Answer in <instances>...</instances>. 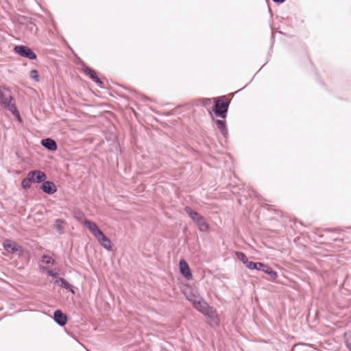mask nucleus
I'll use <instances>...</instances> for the list:
<instances>
[{
    "label": "nucleus",
    "mask_w": 351,
    "mask_h": 351,
    "mask_svg": "<svg viewBox=\"0 0 351 351\" xmlns=\"http://www.w3.org/2000/svg\"><path fill=\"white\" fill-rule=\"evenodd\" d=\"M0 105L5 110L11 112L20 122L22 121L19 111L16 106L15 100L11 91L7 88L0 87Z\"/></svg>",
    "instance_id": "1"
},
{
    "label": "nucleus",
    "mask_w": 351,
    "mask_h": 351,
    "mask_svg": "<svg viewBox=\"0 0 351 351\" xmlns=\"http://www.w3.org/2000/svg\"><path fill=\"white\" fill-rule=\"evenodd\" d=\"M43 269L46 270V271L49 276H50L53 278H56L57 274L56 273H54L52 270L48 269L47 268H45V267H44Z\"/></svg>",
    "instance_id": "27"
},
{
    "label": "nucleus",
    "mask_w": 351,
    "mask_h": 351,
    "mask_svg": "<svg viewBox=\"0 0 351 351\" xmlns=\"http://www.w3.org/2000/svg\"><path fill=\"white\" fill-rule=\"evenodd\" d=\"M40 188L43 192L49 195L55 193L57 191L55 184L51 181L43 182V184Z\"/></svg>",
    "instance_id": "10"
},
{
    "label": "nucleus",
    "mask_w": 351,
    "mask_h": 351,
    "mask_svg": "<svg viewBox=\"0 0 351 351\" xmlns=\"http://www.w3.org/2000/svg\"><path fill=\"white\" fill-rule=\"evenodd\" d=\"M180 269L181 274L187 279L191 280L193 277L189 265L184 260L180 261Z\"/></svg>",
    "instance_id": "8"
},
{
    "label": "nucleus",
    "mask_w": 351,
    "mask_h": 351,
    "mask_svg": "<svg viewBox=\"0 0 351 351\" xmlns=\"http://www.w3.org/2000/svg\"><path fill=\"white\" fill-rule=\"evenodd\" d=\"M30 77L36 82H38L40 80L38 73L36 69H32L30 71Z\"/></svg>",
    "instance_id": "24"
},
{
    "label": "nucleus",
    "mask_w": 351,
    "mask_h": 351,
    "mask_svg": "<svg viewBox=\"0 0 351 351\" xmlns=\"http://www.w3.org/2000/svg\"><path fill=\"white\" fill-rule=\"evenodd\" d=\"M63 223L64 221L62 219H58L56 220V229L60 234L64 232V227L62 226Z\"/></svg>",
    "instance_id": "20"
},
{
    "label": "nucleus",
    "mask_w": 351,
    "mask_h": 351,
    "mask_svg": "<svg viewBox=\"0 0 351 351\" xmlns=\"http://www.w3.org/2000/svg\"><path fill=\"white\" fill-rule=\"evenodd\" d=\"M344 341L347 348L351 351V332L344 333Z\"/></svg>",
    "instance_id": "19"
},
{
    "label": "nucleus",
    "mask_w": 351,
    "mask_h": 351,
    "mask_svg": "<svg viewBox=\"0 0 351 351\" xmlns=\"http://www.w3.org/2000/svg\"><path fill=\"white\" fill-rule=\"evenodd\" d=\"M84 225L90 231V232L96 237L99 243L106 250H112V245L110 240L101 232L97 225L89 220H85Z\"/></svg>",
    "instance_id": "2"
},
{
    "label": "nucleus",
    "mask_w": 351,
    "mask_h": 351,
    "mask_svg": "<svg viewBox=\"0 0 351 351\" xmlns=\"http://www.w3.org/2000/svg\"><path fill=\"white\" fill-rule=\"evenodd\" d=\"M14 51L21 56L29 60H35L36 58V54L27 46L16 45L14 47Z\"/></svg>",
    "instance_id": "6"
},
{
    "label": "nucleus",
    "mask_w": 351,
    "mask_h": 351,
    "mask_svg": "<svg viewBox=\"0 0 351 351\" xmlns=\"http://www.w3.org/2000/svg\"><path fill=\"white\" fill-rule=\"evenodd\" d=\"M236 256L243 264H245V262H247V261L248 260L247 256L243 252H236Z\"/></svg>",
    "instance_id": "21"
},
{
    "label": "nucleus",
    "mask_w": 351,
    "mask_h": 351,
    "mask_svg": "<svg viewBox=\"0 0 351 351\" xmlns=\"http://www.w3.org/2000/svg\"><path fill=\"white\" fill-rule=\"evenodd\" d=\"M256 267L255 268V269L258 270V271H264L265 269L267 268V265H265L263 263H260V262H256Z\"/></svg>",
    "instance_id": "25"
},
{
    "label": "nucleus",
    "mask_w": 351,
    "mask_h": 351,
    "mask_svg": "<svg viewBox=\"0 0 351 351\" xmlns=\"http://www.w3.org/2000/svg\"><path fill=\"white\" fill-rule=\"evenodd\" d=\"M184 210L189 217L196 223L201 232H205L208 230L209 225L202 215L193 210L189 206H186Z\"/></svg>",
    "instance_id": "4"
},
{
    "label": "nucleus",
    "mask_w": 351,
    "mask_h": 351,
    "mask_svg": "<svg viewBox=\"0 0 351 351\" xmlns=\"http://www.w3.org/2000/svg\"><path fill=\"white\" fill-rule=\"evenodd\" d=\"M41 145L49 151H56L58 148L56 142L50 138L43 139Z\"/></svg>",
    "instance_id": "12"
},
{
    "label": "nucleus",
    "mask_w": 351,
    "mask_h": 351,
    "mask_svg": "<svg viewBox=\"0 0 351 351\" xmlns=\"http://www.w3.org/2000/svg\"><path fill=\"white\" fill-rule=\"evenodd\" d=\"M42 261L47 265H53L55 263V261L48 255H43L42 256Z\"/></svg>",
    "instance_id": "22"
},
{
    "label": "nucleus",
    "mask_w": 351,
    "mask_h": 351,
    "mask_svg": "<svg viewBox=\"0 0 351 351\" xmlns=\"http://www.w3.org/2000/svg\"><path fill=\"white\" fill-rule=\"evenodd\" d=\"M214 106L213 112L216 116L219 117L222 119H226L228 107L230 105V101L226 98V96L218 97L213 98Z\"/></svg>",
    "instance_id": "3"
},
{
    "label": "nucleus",
    "mask_w": 351,
    "mask_h": 351,
    "mask_svg": "<svg viewBox=\"0 0 351 351\" xmlns=\"http://www.w3.org/2000/svg\"><path fill=\"white\" fill-rule=\"evenodd\" d=\"M264 273L267 274L272 280H275L278 277L276 271H274L269 266L267 265V268L265 269Z\"/></svg>",
    "instance_id": "18"
},
{
    "label": "nucleus",
    "mask_w": 351,
    "mask_h": 351,
    "mask_svg": "<svg viewBox=\"0 0 351 351\" xmlns=\"http://www.w3.org/2000/svg\"><path fill=\"white\" fill-rule=\"evenodd\" d=\"M84 72L86 75H88L89 77L94 81L96 84L99 85H101L103 82L101 80L97 77V73L95 70L90 69L88 66H85L83 69Z\"/></svg>",
    "instance_id": "11"
},
{
    "label": "nucleus",
    "mask_w": 351,
    "mask_h": 351,
    "mask_svg": "<svg viewBox=\"0 0 351 351\" xmlns=\"http://www.w3.org/2000/svg\"><path fill=\"white\" fill-rule=\"evenodd\" d=\"M274 2L276 3H283L285 0H272Z\"/></svg>",
    "instance_id": "28"
},
{
    "label": "nucleus",
    "mask_w": 351,
    "mask_h": 351,
    "mask_svg": "<svg viewBox=\"0 0 351 351\" xmlns=\"http://www.w3.org/2000/svg\"><path fill=\"white\" fill-rule=\"evenodd\" d=\"M213 98H202L199 99V103L201 105L204 106L208 113L212 114V112H213V106H214Z\"/></svg>",
    "instance_id": "13"
},
{
    "label": "nucleus",
    "mask_w": 351,
    "mask_h": 351,
    "mask_svg": "<svg viewBox=\"0 0 351 351\" xmlns=\"http://www.w3.org/2000/svg\"><path fill=\"white\" fill-rule=\"evenodd\" d=\"M34 174V173H28L27 177L23 179L21 186L24 189H28L31 187Z\"/></svg>",
    "instance_id": "16"
},
{
    "label": "nucleus",
    "mask_w": 351,
    "mask_h": 351,
    "mask_svg": "<svg viewBox=\"0 0 351 351\" xmlns=\"http://www.w3.org/2000/svg\"><path fill=\"white\" fill-rule=\"evenodd\" d=\"M56 282L58 283L61 282V287L69 290L71 292L74 293L73 289L71 288L70 284L62 278H58Z\"/></svg>",
    "instance_id": "17"
},
{
    "label": "nucleus",
    "mask_w": 351,
    "mask_h": 351,
    "mask_svg": "<svg viewBox=\"0 0 351 351\" xmlns=\"http://www.w3.org/2000/svg\"><path fill=\"white\" fill-rule=\"evenodd\" d=\"M29 173H34L32 182L41 183L47 179L46 174L39 170H34L29 171Z\"/></svg>",
    "instance_id": "14"
},
{
    "label": "nucleus",
    "mask_w": 351,
    "mask_h": 351,
    "mask_svg": "<svg viewBox=\"0 0 351 351\" xmlns=\"http://www.w3.org/2000/svg\"><path fill=\"white\" fill-rule=\"evenodd\" d=\"M53 319L55 322L60 326H64L67 322L66 315L63 313L60 310H56L53 314Z\"/></svg>",
    "instance_id": "9"
},
{
    "label": "nucleus",
    "mask_w": 351,
    "mask_h": 351,
    "mask_svg": "<svg viewBox=\"0 0 351 351\" xmlns=\"http://www.w3.org/2000/svg\"><path fill=\"white\" fill-rule=\"evenodd\" d=\"M193 304L194 307L199 312L208 317L210 320L217 322V318L215 311L206 302L195 300L193 302Z\"/></svg>",
    "instance_id": "5"
},
{
    "label": "nucleus",
    "mask_w": 351,
    "mask_h": 351,
    "mask_svg": "<svg viewBox=\"0 0 351 351\" xmlns=\"http://www.w3.org/2000/svg\"><path fill=\"white\" fill-rule=\"evenodd\" d=\"M244 265L250 269H255L256 267V262L249 261L248 260Z\"/></svg>",
    "instance_id": "26"
},
{
    "label": "nucleus",
    "mask_w": 351,
    "mask_h": 351,
    "mask_svg": "<svg viewBox=\"0 0 351 351\" xmlns=\"http://www.w3.org/2000/svg\"><path fill=\"white\" fill-rule=\"evenodd\" d=\"M75 217L79 221H82L84 220V222L85 220H87L85 218L84 214L82 212H81V211L76 212L75 214Z\"/></svg>",
    "instance_id": "23"
},
{
    "label": "nucleus",
    "mask_w": 351,
    "mask_h": 351,
    "mask_svg": "<svg viewBox=\"0 0 351 351\" xmlns=\"http://www.w3.org/2000/svg\"><path fill=\"white\" fill-rule=\"evenodd\" d=\"M3 248L8 253H16L21 251V247L12 240L6 239L3 243Z\"/></svg>",
    "instance_id": "7"
},
{
    "label": "nucleus",
    "mask_w": 351,
    "mask_h": 351,
    "mask_svg": "<svg viewBox=\"0 0 351 351\" xmlns=\"http://www.w3.org/2000/svg\"><path fill=\"white\" fill-rule=\"evenodd\" d=\"M215 123H216L218 129L220 130L221 133L222 134V135L225 138H227V136L228 135V131L226 128V121L223 120L217 119L215 121Z\"/></svg>",
    "instance_id": "15"
}]
</instances>
